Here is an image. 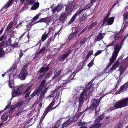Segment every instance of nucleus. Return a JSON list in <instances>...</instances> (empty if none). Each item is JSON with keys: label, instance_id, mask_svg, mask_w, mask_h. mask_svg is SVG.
Instances as JSON below:
<instances>
[{"label": "nucleus", "instance_id": "obj_1", "mask_svg": "<svg viewBox=\"0 0 128 128\" xmlns=\"http://www.w3.org/2000/svg\"><path fill=\"white\" fill-rule=\"evenodd\" d=\"M95 86H96L95 84H92V82H90L86 86L85 88L81 93L79 98V103L82 102L84 99L86 100L87 96L90 94L94 89Z\"/></svg>", "mask_w": 128, "mask_h": 128}, {"label": "nucleus", "instance_id": "obj_2", "mask_svg": "<svg viewBox=\"0 0 128 128\" xmlns=\"http://www.w3.org/2000/svg\"><path fill=\"white\" fill-rule=\"evenodd\" d=\"M128 106V98L114 103L111 106L110 109L111 110Z\"/></svg>", "mask_w": 128, "mask_h": 128}, {"label": "nucleus", "instance_id": "obj_3", "mask_svg": "<svg viewBox=\"0 0 128 128\" xmlns=\"http://www.w3.org/2000/svg\"><path fill=\"white\" fill-rule=\"evenodd\" d=\"M122 46L118 44H116L114 47V51L113 53L112 56L110 59V62L108 65V67L110 66L116 59L119 52Z\"/></svg>", "mask_w": 128, "mask_h": 128}, {"label": "nucleus", "instance_id": "obj_4", "mask_svg": "<svg viewBox=\"0 0 128 128\" xmlns=\"http://www.w3.org/2000/svg\"><path fill=\"white\" fill-rule=\"evenodd\" d=\"M46 80H43L40 84V87L37 90V92L40 94L39 97L40 98H41L42 96L44 95V93L46 92L47 88H46Z\"/></svg>", "mask_w": 128, "mask_h": 128}, {"label": "nucleus", "instance_id": "obj_5", "mask_svg": "<svg viewBox=\"0 0 128 128\" xmlns=\"http://www.w3.org/2000/svg\"><path fill=\"white\" fill-rule=\"evenodd\" d=\"M128 59L126 58L123 60L121 62L119 68L120 72V76L123 73L126 69L128 67Z\"/></svg>", "mask_w": 128, "mask_h": 128}, {"label": "nucleus", "instance_id": "obj_6", "mask_svg": "<svg viewBox=\"0 0 128 128\" xmlns=\"http://www.w3.org/2000/svg\"><path fill=\"white\" fill-rule=\"evenodd\" d=\"M119 64V61L117 60L113 64L112 66L110 69L108 68L109 67H108V65L106 67L103 71L102 72L104 74L106 73H112L113 71L115 70L118 67Z\"/></svg>", "mask_w": 128, "mask_h": 128}, {"label": "nucleus", "instance_id": "obj_7", "mask_svg": "<svg viewBox=\"0 0 128 128\" xmlns=\"http://www.w3.org/2000/svg\"><path fill=\"white\" fill-rule=\"evenodd\" d=\"M109 15H108L104 19L102 25H104L105 26L110 25L112 24L114 21V17H110L108 19Z\"/></svg>", "mask_w": 128, "mask_h": 128}, {"label": "nucleus", "instance_id": "obj_8", "mask_svg": "<svg viewBox=\"0 0 128 128\" xmlns=\"http://www.w3.org/2000/svg\"><path fill=\"white\" fill-rule=\"evenodd\" d=\"M98 103L97 102V101L96 99L92 100V101L90 108H94V110H95L96 112H98L99 110L100 107L98 106Z\"/></svg>", "mask_w": 128, "mask_h": 128}, {"label": "nucleus", "instance_id": "obj_9", "mask_svg": "<svg viewBox=\"0 0 128 128\" xmlns=\"http://www.w3.org/2000/svg\"><path fill=\"white\" fill-rule=\"evenodd\" d=\"M70 4H66L65 6H66L65 8L66 10H68V12L70 13L74 10V9H76L77 6L76 4H74L70 6Z\"/></svg>", "mask_w": 128, "mask_h": 128}, {"label": "nucleus", "instance_id": "obj_10", "mask_svg": "<svg viewBox=\"0 0 128 128\" xmlns=\"http://www.w3.org/2000/svg\"><path fill=\"white\" fill-rule=\"evenodd\" d=\"M104 117V115L102 114L98 117L95 120V122H97V123H95L94 125L93 126L94 128H98L101 126V124L99 122L102 120Z\"/></svg>", "mask_w": 128, "mask_h": 128}, {"label": "nucleus", "instance_id": "obj_11", "mask_svg": "<svg viewBox=\"0 0 128 128\" xmlns=\"http://www.w3.org/2000/svg\"><path fill=\"white\" fill-rule=\"evenodd\" d=\"M48 29V33L46 34V32H45L44 34L42 35L41 37V40L42 42H44L47 38L48 35H50L51 32L52 31V34L53 33V31H54V30L52 28L50 27Z\"/></svg>", "mask_w": 128, "mask_h": 128}, {"label": "nucleus", "instance_id": "obj_12", "mask_svg": "<svg viewBox=\"0 0 128 128\" xmlns=\"http://www.w3.org/2000/svg\"><path fill=\"white\" fill-rule=\"evenodd\" d=\"M21 94L19 89L18 87H15L12 90V97H14L16 96H18Z\"/></svg>", "mask_w": 128, "mask_h": 128}, {"label": "nucleus", "instance_id": "obj_13", "mask_svg": "<svg viewBox=\"0 0 128 128\" xmlns=\"http://www.w3.org/2000/svg\"><path fill=\"white\" fill-rule=\"evenodd\" d=\"M55 98H54L52 102L45 110L44 112V114H45V115H46L50 111L52 110L51 108L55 103Z\"/></svg>", "mask_w": 128, "mask_h": 128}, {"label": "nucleus", "instance_id": "obj_14", "mask_svg": "<svg viewBox=\"0 0 128 128\" xmlns=\"http://www.w3.org/2000/svg\"><path fill=\"white\" fill-rule=\"evenodd\" d=\"M70 13L68 12V10H66L61 14L59 18V20L60 21H62V22L67 18V16L70 14Z\"/></svg>", "mask_w": 128, "mask_h": 128}, {"label": "nucleus", "instance_id": "obj_15", "mask_svg": "<svg viewBox=\"0 0 128 128\" xmlns=\"http://www.w3.org/2000/svg\"><path fill=\"white\" fill-rule=\"evenodd\" d=\"M28 74L27 70H22L21 72L18 76V78L21 80H24L26 78V77Z\"/></svg>", "mask_w": 128, "mask_h": 128}, {"label": "nucleus", "instance_id": "obj_16", "mask_svg": "<svg viewBox=\"0 0 128 128\" xmlns=\"http://www.w3.org/2000/svg\"><path fill=\"white\" fill-rule=\"evenodd\" d=\"M71 52V50H68L65 52L64 54L60 55L58 57L59 60H62L65 59Z\"/></svg>", "mask_w": 128, "mask_h": 128}, {"label": "nucleus", "instance_id": "obj_17", "mask_svg": "<svg viewBox=\"0 0 128 128\" xmlns=\"http://www.w3.org/2000/svg\"><path fill=\"white\" fill-rule=\"evenodd\" d=\"M49 65V64H48L46 68L43 67L39 71V73L40 74L38 77L39 78H41L44 75V72L49 69V68L48 66Z\"/></svg>", "mask_w": 128, "mask_h": 128}, {"label": "nucleus", "instance_id": "obj_18", "mask_svg": "<svg viewBox=\"0 0 128 128\" xmlns=\"http://www.w3.org/2000/svg\"><path fill=\"white\" fill-rule=\"evenodd\" d=\"M128 88V82L125 84L121 86L120 88L118 90V91L116 92V94H119L121 92H122Z\"/></svg>", "mask_w": 128, "mask_h": 128}, {"label": "nucleus", "instance_id": "obj_19", "mask_svg": "<svg viewBox=\"0 0 128 128\" xmlns=\"http://www.w3.org/2000/svg\"><path fill=\"white\" fill-rule=\"evenodd\" d=\"M81 13V12L79 9L77 10L76 13L73 15L70 20L69 21L68 23L69 24H70L74 20L78 15H79Z\"/></svg>", "mask_w": 128, "mask_h": 128}, {"label": "nucleus", "instance_id": "obj_20", "mask_svg": "<svg viewBox=\"0 0 128 128\" xmlns=\"http://www.w3.org/2000/svg\"><path fill=\"white\" fill-rule=\"evenodd\" d=\"M63 5L62 4H59L53 10H52L53 13L55 11H59L63 8Z\"/></svg>", "mask_w": 128, "mask_h": 128}, {"label": "nucleus", "instance_id": "obj_21", "mask_svg": "<svg viewBox=\"0 0 128 128\" xmlns=\"http://www.w3.org/2000/svg\"><path fill=\"white\" fill-rule=\"evenodd\" d=\"M70 120H67L64 123L62 124V128H63L66 127L70 125L71 123L74 122L73 121H72V120H71L70 121Z\"/></svg>", "mask_w": 128, "mask_h": 128}, {"label": "nucleus", "instance_id": "obj_22", "mask_svg": "<svg viewBox=\"0 0 128 128\" xmlns=\"http://www.w3.org/2000/svg\"><path fill=\"white\" fill-rule=\"evenodd\" d=\"M103 38L102 34H99L98 35L96 36V38H95L94 42H96L97 41H100Z\"/></svg>", "mask_w": 128, "mask_h": 128}, {"label": "nucleus", "instance_id": "obj_23", "mask_svg": "<svg viewBox=\"0 0 128 128\" xmlns=\"http://www.w3.org/2000/svg\"><path fill=\"white\" fill-rule=\"evenodd\" d=\"M49 20V18L48 17H46L45 18H41L36 23H38L39 22H45L47 23L48 22Z\"/></svg>", "mask_w": 128, "mask_h": 128}, {"label": "nucleus", "instance_id": "obj_24", "mask_svg": "<svg viewBox=\"0 0 128 128\" xmlns=\"http://www.w3.org/2000/svg\"><path fill=\"white\" fill-rule=\"evenodd\" d=\"M8 116V113L6 112L2 116L1 119L2 120H4V121H6L7 120Z\"/></svg>", "mask_w": 128, "mask_h": 128}, {"label": "nucleus", "instance_id": "obj_25", "mask_svg": "<svg viewBox=\"0 0 128 128\" xmlns=\"http://www.w3.org/2000/svg\"><path fill=\"white\" fill-rule=\"evenodd\" d=\"M39 3L38 2H36L32 6L31 8L32 10H36L39 7Z\"/></svg>", "mask_w": 128, "mask_h": 128}, {"label": "nucleus", "instance_id": "obj_26", "mask_svg": "<svg viewBox=\"0 0 128 128\" xmlns=\"http://www.w3.org/2000/svg\"><path fill=\"white\" fill-rule=\"evenodd\" d=\"M54 32V31H53V33L52 34V31L51 32H50V33H51L50 35H52V37H51L48 40V43H47V44H48L50 42L53 41L54 40V39L55 38V37H54V36H54L53 34V32Z\"/></svg>", "mask_w": 128, "mask_h": 128}, {"label": "nucleus", "instance_id": "obj_27", "mask_svg": "<svg viewBox=\"0 0 128 128\" xmlns=\"http://www.w3.org/2000/svg\"><path fill=\"white\" fill-rule=\"evenodd\" d=\"M13 1V0H11L8 2L7 3V4L5 5L3 8H8L12 4Z\"/></svg>", "mask_w": 128, "mask_h": 128}, {"label": "nucleus", "instance_id": "obj_28", "mask_svg": "<svg viewBox=\"0 0 128 128\" xmlns=\"http://www.w3.org/2000/svg\"><path fill=\"white\" fill-rule=\"evenodd\" d=\"M23 103V101H22L20 102H18V103H16V104L17 107L18 108H21L22 106Z\"/></svg>", "mask_w": 128, "mask_h": 128}, {"label": "nucleus", "instance_id": "obj_29", "mask_svg": "<svg viewBox=\"0 0 128 128\" xmlns=\"http://www.w3.org/2000/svg\"><path fill=\"white\" fill-rule=\"evenodd\" d=\"M12 22H10L9 24H8L7 26V27L6 29V31H8L12 27Z\"/></svg>", "mask_w": 128, "mask_h": 128}, {"label": "nucleus", "instance_id": "obj_30", "mask_svg": "<svg viewBox=\"0 0 128 128\" xmlns=\"http://www.w3.org/2000/svg\"><path fill=\"white\" fill-rule=\"evenodd\" d=\"M28 86V84H23L21 86L20 88V90H21L24 89L26 87H27Z\"/></svg>", "mask_w": 128, "mask_h": 128}, {"label": "nucleus", "instance_id": "obj_31", "mask_svg": "<svg viewBox=\"0 0 128 128\" xmlns=\"http://www.w3.org/2000/svg\"><path fill=\"white\" fill-rule=\"evenodd\" d=\"M92 6V5H91L90 3L89 4H88L85 5L84 6V5H82V6H83V8H84V9L85 10L89 8Z\"/></svg>", "mask_w": 128, "mask_h": 128}, {"label": "nucleus", "instance_id": "obj_32", "mask_svg": "<svg viewBox=\"0 0 128 128\" xmlns=\"http://www.w3.org/2000/svg\"><path fill=\"white\" fill-rule=\"evenodd\" d=\"M40 14H37V15L35 16L34 18L33 19H32V23L34 21L36 20L39 17V16H40Z\"/></svg>", "mask_w": 128, "mask_h": 128}, {"label": "nucleus", "instance_id": "obj_33", "mask_svg": "<svg viewBox=\"0 0 128 128\" xmlns=\"http://www.w3.org/2000/svg\"><path fill=\"white\" fill-rule=\"evenodd\" d=\"M96 24V22H93L90 26L88 28V29L90 30H91L92 28L95 26Z\"/></svg>", "mask_w": 128, "mask_h": 128}, {"label": "nucleus", "instance_id": "obj_34", "mask_svg": "<svg viewBox=\"0 0 128 128\" xmlns=\"http://www.w3.org/2000/svg\"><path fill=\"white\" fill-rule=\"evenodd\" d=\"M17 107L16 106V103H14L12 104V105L11 107V108L10 110V111H12L15 108H16Z\"/></svg>", "mask_w": 128, "mask_h": 128}, {"label": "nucleus", "instance_id": "obj_35", "mask_svg": "<svg viewBox=\"0 0 128 128\" xmlns=\"http://www.w3.org/2000/svg\"><path fill=\"white\" fill-rule=\"evenodd\" d=\"M61 73V72L60 71H58L57 72H56L55 74L54 75L53 77V79H55L56 77H58V76L60 75V74Z\"/></svg>", "mask_w": 128, "mask_h": 128}, {"label": "nucleus", "instance_id": "obj_36", "mask_svg": "<svg viewBox=\"0 0 128 128\" xmlns=\"http://www.w3.org/2000/svg\"><path fill=\"white\" fill-rule=\"evenodd\" d=\"M32 85L31 84L29 86L27 87V88H26V90L24 92V93H26V92H28V91L30 90V89L31 88L32 86Z\"/></svg>", "mask_w": 128, "mask_h": 128}, {"label": "nucleus", "instance_id": "obj_37", "mask_svg": "<svg viewBox=\"0 0 128 128\" xmlns=\"http://www.w3.org/2000/svg\"><path fill=\"white\" fill-rule=\"evenodd\" d=\"M4 52V51L2 50V48H0V57L3 56Z\"/></svg>", "mask_w": 128, "mask_h": 128}, {"label": "nucleus", "instance_id": "obj_38", "mask_svg": "<svg viewBox=\"0 0 128 128\" xmlns=\"http://www.w3.org/2000/svg\"><path fill=\"white\" fill-rule=\"evenodd\" d=\"M85 18V16L84 15L82 16V17L80 18V23L82 24L83 23V21L84 20Z\"/></svg>", "mask_w": 128, "mask_h": 128}, {"label": "nucleus", "instance_id": "obj_39", "mask_svg": "<svg viewBox=\"0 0 128 128\" xmlns=\"http://www.w3.org/2000/svg\"><path fill=\"white\" fill-rule=\"evenodd\" d=\"M76 36V35L75 34H71L68 37V39L69 40H70L72 38H74Z\"/></svg>", "mask_w": 128, "mask_h": 128}, {"label": "nucleus", "instance_id": "obj_40", "mask_svg": "<svg viewBox=\"0 0 128 128\" xmlns=\"http://www.w3.org/2000/svg\"><path fill=\"white\" fill-rule=\"evenodd\" d=\"M36 0H27V2L30 4H33L36 1Z\"/></svg>", "mask_w": 128, "mask_h": 128}, {"label": "nucleus", "instance_id": "obj_41", "mask_svg": "<svg viewBox=\"0 0 128 128\" xmlns=\"http://www.w3.org/2000/svg\"><path fill=\"white\" fill-rule=\"evenodd\" d=\"M102 50H99L95 54V56H96L100 54L103 51Z\"/></svg>", "mask_w": 128, "mask_h": 128}, {"label": "nucleus", "instance_id": "obj_42", "mask_svg": "<svg viewBox=\"0 0 128 128\" xmlns=\"http://www.w3.org/2000/svg\"><path fill=\"white\" fill-rule=\"evenodd\" d=\"M86 123L84 122H79L78 124V125L79 126H83L85 125Z\"/></svg>", "mask_w": 128, "mask_h": 128}, {"label": "nucleus", "instance_id": "obj_43", "mask_svg": "<svg viewBox=\"0 0 128 128\" xmlns=\"http://www.w3.org/2000/svg\"><path fill=\"white\" fill-rule=\"evenodd\" d=\"M124 20L128 18V14H124Z\"/></svg>", "mask_w": 128, "mask_h": 128}, {"label": "nucleus", "instance_id": "obj_44", "mask_svg": "<svg viewBox=\"0 0 128 128\" xmlns=\"http://www.w3.org/2000/svg\"><path fill=\"white\" fill-rule=\"evenodd\" d=\"M46 48L45 47H43L39 52V53H42L45 50Z\"/></svg>", "mask_w": 128, "mask_h": 128}, {"label": "nucleus", "instance_id": "obj_45", "mask_svg": "<svg viewBox=\"0 0 128 128\" xmlns=\"http://www.w3.org/2000/svg\"><path fill=\"white\" fill-rule=\"evenodd\" d=\"M94 64L93 60H91L90 62L88 64V66L89 68L91 66Z\"/></svg>", "mask_w": 128, "mask_h": 128}, {"label": "nucleus", "instance_id": "obj_46", "mask_svg": "<svg viewBox=\"0 0 128 128\" xmlns=\"http://www.w3.org/2000/svg\"><path fill=\"white\" fill-rule=\"evenodd\" d=\"M83 6H81L80 8L79 9L80 10V11L81 12L84 10H85L83 8Z\"/></svg>", "mask_w": 128, "mask_h": 128}, {"label": "nucleus", "instance_id": "obj_47", "mask_svg": "<svg viewBox=\"0 0 128 128\" xmlns=\"http://www.w3.org/2000/svg\"><path fill=\"white\" fill-rule=\"evenodd\" d=\"M115 41H114L112 43H110L108 45V46H110L114 45V44H115Z\"/></svg>", "mask_w": 128, "mask_h": 128}, {"label": "nucleus", "instance_id": "obj_48", "mask_svg": "<svg viewBox=\"0 0 128 128\" xmlns=\"http://www.w3.org/2000/svg\"><path fill=\"white\" fill-rule=\"evenodd\" d=\"M86 40V39H82L80 42V44H84L85 43V42Z\"/></svg>", "mask_w": 128, "mask_h": 128}, {"label": "nucleus", "instance_id": "obj_49", "mask_svg": "<svg viewBox=\"0 0 128 128\" xmlns=\"http://www.w3.org/2000/svg\"><path fill=\"white\" fill-rule=\"evenodd\" d=\"M9 86L10 88H12L14 86V84L12 83H9Z\"/></svg>", "mask_w": 128, "mask_h": 128}, {"label": "nucleus", "instance_id": "obj_50", "mask_svg": "<svg viewBox=\"0 0 128 128\" xmlns=\"http://www.w3.org/2000/svg\"><path fill=\"white\" fill-rule=\"evenodd\" d=\"M4 44V41H2L1 42L0 44V48H2V47L3 46Z\"/></svg>", "mask_w": 128, "mask_h": 128}, {"label": "nucleus", "instance_id": "obj_51", "mask_svg": "<svg viewBox=\"0 0 128 128\" xmlns=\"http://www.w3.org/2000/svg\"><path fill=\"white\" fill-rule=\"evenodd\" d=\"M123 124V123H120L119 124H118V128H120L122 127V125Z\"/></svg>", "mask_w": 128, "mask_h": 128}, {"label": "nucleus", "instance_id": "obj_52", "mask_svg": "<svg viewBox=\"0 0 128 128\" xmlns=\"http://www.w3.org/2000/svg\"><path fill=\"white\" fill-rule=\"evenodd\" d=\"M96 0H90V3L91 5H92L93 4V3L95 2Z\"/></svg>", "mask_w": 128, "mask_h": 128}, {"label": "nucleus", "instance_id": "obj_53", "mask_svg": "<svg viewBox=\"0 0 128 128\" xmlns=\"http://www.w3.org/2000/svg\"><path fill=\"white\" fill-rule=\"evenodd\" d=\"M119 36L117 35L115 36L114 37V39L115 40H118V38Z\"/></svg>", "mask_w": 128, "mask_h": 128}, {"label": "nucleus", "instance_id": "obj_54", "mask_svg": "<svg viewBox=\"0 0 128 128\" xmlns=\"http://www.w3.org/2000/svg\"><path fill=\"white\" fill-rule=\"evenodd\" d=\"M23 22H24L23 21H22L21 23H20L18 24L16 26V28H18L19 26Z\"/></svg>", "mask_w": 128, "mask_h": 128}, {"label": "nucleus", "instance_id": "obj_55", "mask_svg": "<svg viewBox=\"0 0 128 128\" xmlns=\"http://www.w3.org/2000/svg\"><path fill=\"white\" fill-rule=\"evenodd\" d=\"M93 53V50H90L88 54L90 55L91 56L92 55Z\"/></svg>", "mask_w": 128, "mask_h": 128}, {"label": "nucleus", "instance_id": "obj_56", "mask_svg": "<svg viewBox=\"0 0 128 128\" xmlns=\"http://www.w3.org/2000/svg\"><path fill=\"white\" fill-rule=\"evenodd\" d=\"M32 25H31V24H29V25H27V26L28 28V30H29L30 29V27H31Z\"/></svg>", "mask_w": 128, "mask_h": 128}, {"label": "nucleus", "instance_id": "obj_57", "mask_svg": "<svg viewBox=\"0 0 128 128\" xmlns=\"http://www.w3.org/2000/svg\"><path fill=\"white\" fill-rule=\"evenodd\" d=\"M87 28V27H86L82 31V32L84 33V32L86 31Z\"/></svg>", "mask_w": 128, "mask_h": 128}, {"label": "nucleus", "instance_id": "obj_58", "mask_svg": "<svg viewBox=\"0 0 128 128\" xmlns=\"http://www.w3.org/2000/svg\"><path fill=\"white\" fill-rule=\"evenodd\" d=\"M23 55V53L22 52L20 51V54H19L20 58H20H21L22 57V56Z\"/></svg>", "mask_w": 128, "mask_h": 128}, {"label": "nucleus", "instance_id": "obj_59", "mask_svg": "<svg viewBox=\"0 0 128 128\" xmlns=\"http://www.w3.org/2000/svg\"><path fill=\"white\" fill-rule=\"evenodd\" d=\"M9 106V105H8V106H7L5 108H4V110H6L9 107V106Z\"/></svg>", "mask_w": 128, "mask_h": 128}, {"label": "nucleus", "instance_id": "obj_60", "mask_svg": "<svg viewBox=\"0 0 128 128\" xmlns=\"http://www.w3.org/2000/svg\"><path fill=\"white\" fill-rule=\"evenodd\" d=\"M60 103V102L57 105H56V106L53 108L52 109H54L55 108H56L59 105Z\"/></svg>", "mask_w": 128, "mask_h": 128}, {"label": "nucleus", "instance_id": "obj_61", "mask_svg": "<svg viewBox=\"0 0 128 128\" xmlns=\"http://www.w3.org/2000/svg\"><path fill=\"white\" fill-rule=\"evenodd\" d=\"M30 94V92H28L26 94V96H25V97L26 98H27V97H28L29 95V94Z\"/></svg>", "mask_w": 128, "mask_h": 128}, {"label": "nucleus", "instance_id": "obj_62", "mask_svg": "<svg viewBox=\"0 0 128 128\" xmlns=\"http://www.w3.org/2000/svg\"><path fill=\"white\" fill-rule=\"evenodd\" d=\"M4 38V36H2L0 38V40L2 41H3V39Z\"/></svg>", "mask_w": 128, "mask_h": 128}, {"label": "nucleus", "instance_id": "obj_63", "mask_svg": "<svg viewBox=\"0 0 128 128\" xmlns=\"http://www.w3.org/2000/svg\"><path fill=\"white\" fill-rule=\"evenodd\" d=\"M90 56L89 55V54H87L86 56V59L87 60H88V58L89 57H90Z\"/></svg>", "mask_w": 128, "mask_h": 128}, {"label": "nucleus", "instance_id": "obj_64", "mask_svg": "<svg viewBox=\"0 0 128 128\" xmlns=\"http://www.w3.org/2000/svg\"><path fill=\"white\" fill-rule=\"evenodd\" d=\"M87 128L86 126H81L80 128Z\"/></svg>", "mask_w": 128, "mask_h": 128}]
</instances>
